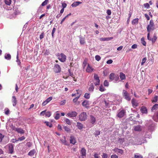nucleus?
<instances>
[{
	"label": "nucleus",
	"instance_id": "32",
	"mask_svg": "<svg viewBox=\"0 0 158 158\" xmlns=\"http://www.w3.org/2000/svg\"><path fill=\"white\" fill-rule=\"evenodd\" d=\"M65 123L68 125H70L71 124V121L68 118H66L64 120Z\"/></svg>",
	"mask_w": 158,
	"mask_h": 158
},
{
	"label": "nucleus",
	"instance_id": "41",
	"mask_svg": "<svg viewBox=\"0 0 158 158\" xmlns=\"http://www.w3.org/2000/svg\"><path fill=\"white\" fill-rule=\"evenodd\" d=\"M100 134V131H96L94 133V135L95 137L97 136L98 135H99Z\"/></svg>",
	"mask_w": 158,
	"mask_h": 158
},
{
	"label": "nucleus",
	"instance_id": "10",
	"mask_svg": "<svg viewBox=\"0 0 158 158\" xmlns=\"http://www.w3.org/2000/svg\"><path fill=\"white\" fill-rule=\"evenodd\" d=\"M115 152H118L121 155H123V150L118 148H115L114 149H113Z\"/></svg>",
	"mask_w": 158,
	"mask_h": 158
},
{
	"label": "nucleus",
	"instance_id": "16",
	"mask_svg": "<svg viewBox=\"0 0 158 158\" xmlns=\"http://www.w3.org/2000/svg\"><path fill=\"white\" fill-rule=\"evenodd\" d=\"M140 110L143 114H147L148 113L147 108L144 106H142Z\"/></svg>",
	"mask_w": 158,
	"mask_h": 158
},
{
	"label": "nucleus",
	"instance_id": "24",
	"mask_svg": "<svg viewBox=\"0 0 158 158\" xmlns=\"http://www.w3.org/2000/svg\"><path fill=\"white\" fill-rule=\"evenodd\" d=\"M81 153L82 156H85L86 155V150L84 148L81 149Z\"/></svg>",
	"mask_w": 158,
	"mask_h": 158
},
{
	"label": "nucleus",
	"instance_id": "20",
	"mask_svg": "<svg viewBox=\"0 0 158 158\" xmlns=\"http://www.w3.org/2000/svg\"><path fill=\"white\" fill-rule=\"evenodd\" d=\"M81 3L82 2H75L71 5V6L73 7H76Z\"/></svg>",
	"mask_w": 158,
	"mask_h": 158
},
{
	"label": "nucleus",
	"instance_id": "60",
	"mask_svg": "<svg viewBox=\"0 0 158 158\" xmlns=\"http://www.w3.org/2000/svg\"><path fill=\"white\" fill-rule=\"evenodd\" d=\"M90 86L89 88V89H94V85L93 83H90Z\"/></svg>",
	"mask_w": 158,
	"mask_h": 158
},
{
	"label": "nucleus",
	"instance_id": "33",
	"mask_svg": "<svg viewBox=\"0 0 158 158\" xmlns=\"http://www.w3.org/2000/svg\"><path fill=\"white\" fill-rule=\"evenodd\" d=\"M158 108V104H155L154 105L152 109V110L153 111L154 110H156Z\"/></svg>",
	"mask_w": 158,
	"mask_h": 158
},
{
	"label": "nucleus",
	"instance_id": "48",
	"mask_svg": "<svg viewBox=\"0 0 158 158\" xmlns=\"http://www.w3.org/2000/svg\"><path fill=\"white\" fill-rule=\"evenodd\" d=\"M147 60V59L146 58H144L142 59V61L141 63V64L142 65H143L146 62V61Z\"/></svg>",
	"mask_w": 158,
	"mask_h": 158
},
{
	"label": "nucleus",
	"instance_id": "9",
	"mask_svg": "<svg viewBox=\"0 0 158 158\" xmlns=\"http://www.w3.org/2000/svg\"><path fill=\"white\" fill-rule=\"evenodd\" d=\"M125 113V110H122L118 113L117 114V116L119 118H122L124 116Z\"/></svg>",
	"mask_w": 158,
	"mask_h": 158
},
{
	"label": "nucleus",
	"instance_id": "58",
	"mask_svg": "<svg viewBox=\"0 0 158 158\" xmlns=\"http://www.w3.org/2000/svg\"><path fill=\"white\" fill-rule=\"evenodd\" d=\"M66 103V100H64L62 101H61L60 103V104L61 105H64Z\"/></svg>",
	"mask_w": 158,
	"mask_h": 158
},
{
	"label": "nucleus",
	"instance_id": "4",
	"mask_svg": "<svg viewBox=\"0 0 158 158\" xmlns=\"http://www.w3.org/2000/svg\"><path fill=\"white\" fill-rule=\"evenodd\" d=\"M123 95L124 98L127 100L130 101L131 98L129 94L126 90H123Z\"/></svg>",
	"mask_w": 158,
	"mask_h": 158
},
{
	"label": "nucleus",
	"instance_id": "44",
	"mask_svg": "<svg viewBox=\"0 0 158 158\" xmlns=\"http://www.w3.org/2000/svg\"><path fill=\"white\" fill-rule=\"evenodd\" d=\"M45 123L46 124V125L49 126L50 127H52V124L51 123H50L47 122H45Z\"/></svg>",
	"mask_w": 158,
	"mask_h": 158
},
{
	"label": "nucleus",
	"instance_id": "12",
	"mask_svg": "<svg viewBox=\"0 0 158 158\" xmlns=\"http://www.w3.org/2000/svg\"><path fill=\"white\" fill-rule=\"evenodd\" d=\"M89 118L90 123L92 124H94L95 123L96 121L95 118L92 115H90Z\"/></svg>",
	"mask_w": 158,
	"mask_h": 158
},
{
	"label": "nucleus",
	"instance_id": "5",
	"mask_svg": "<svg viewBox=\"0 0 158 158\" xmlns=\"http://www.w3.org/2000/svg\"><path fill=\"white\" fill-rule=\"evenodd\" d=\"M77 114V113L75 111H71L68 112L67 114V116L69 117L72 118L76 117Z\"/></svg>",
	"mask_w": 158,
	"mask_h": 158
},
{
	"label": "nucleus",
	"instance_id": "59",
	"mask_svg": "<svg viewBox=\"0 0 158 158\" xmlns=\"http://www.w3.org/2000/svg\"><path fill=\"white\" fill-rule=\"evenodd\" d=\"M116 82L119 81V77L118 76H115L114 78Z\"/></svg>",
	"mask_w": 158,
	"mask_h": 158
},
{
	"label": "nucleus",
	"instance_id": "35",
	"mask_svg": "<svg viewBox=\"0 0 158 158\" xmlns=\"http://www.w3.org/2000/svg\"><path fill=\"white\" fill-rule=\"evenodd\" d=\"M4 1L6 5H10L11 3V0H4Z\"/></svg>",
	"mask_w": 158,
	"mask_h": 158
},
{
	"label": "nucleus",
	"instance_id": "53",
	"mask_svg": "<svg viewBox=\"0 0 158 158\" xmlns=\"http://www.w3.org/2000/svg\"><path fill=\"white\" fill-rule=\"evenodd\" d=\"M50 54L49 51L46 50L44 53V55L45 56L48 55Z\"/></svg>",
	"mask_w": 158,
	"mask_h": 158
},
{
	"label": "nucleus",
	"instance_id": "27",
	"mask_svg": "<svg viewBox=\"0 0 158 158\" xmlns=\"http://www.w3.org/2000/svg\"><path fill=\"white\" fill-rule=\"evenodd\" d=\"M5 58L8 60H10L11 58L10 55V54H6L5 55Z\"/></svg>",
	"mask_w": 158,
	"mask_h": 158
},
{
	"label": "nucleus",
	"instance_id": "17",
	"mask_svg": "<svg viewBox=\"0 0 158 158\" xmlns=\"http://www.w3.org/2000/svg\"><path fill=\"white\" fill-rule=\"evenodd\" d=\"M12 101L13 103V106H15L17 103V100L15 96H13L12 97Z\"/></svg>",
	"mask_w": 158,
	"mask_h": 158
},
{
	"label": "nucleus",
	"instance_id": "6",
	"mask_svg": "<svg viewBox=\"0 0 158 158\" xmlns=\"http://www.w3.org/2000/svg\"><path fill=\"white\" fill-rule=\"evenodd\" d=\"M61 68L60 65L58 64H56L55 65L54 70L56 73H59L61 71Z\"/></svg>",
	"mask_w": 158,
	"mask_h": 158
},
{
	"label": "nucleus",
	"instance_id": "43",
	"mask_svg": "<svg viewBox=\"0 0 158 158\" xmlns=\"http://www.w3.org/2000/svg\"><path fill=\"white\" fill-rule=\"evenodd\" d=\"M51 115V112H50V111H48L47 112L45 113V115L47 117H49Z\"/></svg>",
	"mask_w": 158,
	"mask_h": 158
},
{
	"label": "nucleus",
	"instance_id": "47",
	"mask_svg": "<svg viewBox=\"0 0 158 158\" xmlns=\"http://www.w3.org/2000/svg\"><path fill=\"white\" fill-rule=\"evenodd\" d=\"M52 99V97H50L48 98L45 101L48 103Z\"/></svg>",
	"mask_w": 158,
	"mask_h": 158
},
{
	"label": "nucleus",
	"instance_id": "15",
	"mask_svg": "<svg viewBox=\"0 0 158 158\" xmlns=\"http://www.w3.org/2000/svg\"><path fill=\"white\" fill-rule=\"evenodd\" d=\"M70 143L73 145L76 143V139L74 136H71L70 137Z\"/></svg>",
	"mask_w": 158,
	"mask_h": 158
},
{
	"label": "nucleus",
	"instance_id": "55",
	"mask_svg": "<svg viewBox=\"0 0 158 158\" xmlns=\"http://www.w3.org/2000/svg\"><path fill=\"white\" fill-rule=\"evenodd\" d=\"M25 139V137L24 136H23L21 137H19L18 138L17 140L22 141L24 140Z\"/></svg>",
	"mask_w": 158,
	"mask_h": 158
},
{
	"label": "nucleus",
	"instance_id": "37",
	"mask_svg": "<svg viewBox=\"0 0 158 158\" xmlns=\"http://www.w3.org/2000/svg\"><path fill=\"white\" fill-rule=\"evenodd\" d=\"M90 94L88 93H86L85 94L84 97L86 99H89L90 98Z\"/></svg>",
	"mask_w": 158,
	"mask_h": 158
},
{
	"label": "nucleus",
	"instance_id": "52",
	"mask_svg": "<svg viewBox=\"0 0 158 158\" xmlns=\"http://www.w3.org/2000/svg\"><path fill=\"white\" fill-rule=\"evenodd\" d=\"M56 31V28L55 27H54L52 29V37L53 38H54V34Z\"/></svg>",
	"mask_w": 158,
	"mask_h": 158
},
{
	"label": "nucleus",
	"instance_id": "56",
	"mask_svg": "<svg viewBox=\"0 0 158 158\" xmlns=\"http://www.w3.org/2000/svg\"><path fill=\"white\" fill-rule=\"evenodd\" d=\"M44 32H42V33L40 35V40L42 39L44 37Z\"/></svg>",
	"mask_w": 158,
	"mask_h": 158
},
{
	"label": "nucleus",
	"instance_id": "11",
	"mask_svg": "<svg viewBox=\"0 0 158 158\" xmlns=\"http://www.w3.org/2000/svg\"><path fill=\"white\" fill-rule=\"evenodd\" d=\"M94 79L96 81V82L94 83L95 85H99L100 83V80L98 75L97 74H94Z\"/></svg>",
	"mask_w": 158,
	"mask_h": 158
},
{
	"label": "nucleus",
	"instance_id": "50",
	"mask_svg": "<svg viewBox=\"0 0 158 158\" xmlns=\"http://www.w3.org/2000/svg\"><path fill=\"white\" fill-rule=\"evenodd\" d=\"M102 158H107V154L105 153H103L102 155Z\"/></svg>",
	"mask_w": 158,
	"mask_h": 158
},
{
	"label": "nucleus",
	"instance_id": "23",
	"mask_svg": "<svg viewBox=\"0 0 158 158\" xmlns=\"http://www.w3.org/2000/svg\"><path fill=\"white\" fill-rule=\"evenodd\" d=\"M15 131H17L18 133L20 134H23L24 133V130L21 128H16Z\"/></svg>",
	"mask_w": 158,
	"mask_h": 158
},
{
	"label": "nucleus",
	"instance_id": "54",
	"mask_svg": "<svg viewBox=\"0 0 158 158\" xmlns=\"http://www.w3.org/2000/svg\"><path fill=\"white\" fill-rule=\"evenodd\" d=\"M135 158H143V156L141 155H138L136 154L134 155Z\"/></svg>",
	"mask_w": 158,
	"mask_h": 158
},
{
	"label": "nucleus",
	"instance_id": "30",
	"mask_svg": "<svg viewBox=\"0 0 158 158\" xmlns=\"http://www.w3.org/2000/svg\"><path fill=\"white\" fill-rule=\"evenodd\" d=\"M115 77V76L114 73H111L109 75V78L112 81L114 79Z\"/></svg>",
	"mask_w": 158,
	"mask_h": 158
},
{
	"label": "nucleus",
	"instance_id": "22",
	"mask_svg": "<svg viewBox=\"0 0 158 158\" xmlns=\"http://www.w3.org/2000/svg\"><path fill=\"white\" fill-rule=\"evenodd\" d=\"M16 62L17 63L18 65H20L21 62L20 60L19 59V52H17V55L16 56Z\"/></svg>",
	"mask_w": 158,
	"mask_h": 158
},
{
	"label": "nucleus",
	"instance_id": "2",
	"mask_svg": "<svg viewBox=\"0 0 158 158\" xmlns=\"http://www.w3.org/2000/svg\"><path fill=\"white\" fill-rule=\"evenodd\" d=\"M87 118V114L85 112H82L79 115V119L81 121H85Z\"/></svg>",
	"mask_w": 158,
	"mask_h": 158
},
{
	"label": "nucleus",
	"instance_id": "31",
	"mask_svg": "<svg viewBox=\"0 0 158 158\" xmlns=\"http://www.w3.org/2000/svg\"><path fill=\"white\" fill-rule=\"evenodd\" d=\"M139 19L138 18H136L134 19L132 22V24L133 25H135L137 24L138 23Z\"/></svg>",
	"mask_w": 158,
	"mask_h": 158
},
{
	"label": "nucleus",
	"instance_id": "46",
	"mask_svg": "<svg viewBox=\"0 0 158 158\" xmlns=\"http://www.w3.org/2000/svg\"><path fill=\"white\" fill-rule=\"evenodd\" d=\"M101 57L99 55H96L95 56V59L98 61H99L101 59Z\"/></svg>",
	"mask_w": 158,
	"mask_h": 158
},
{
	"label": "nucleus",
	"instance_id": "51",
	"mask_svg": "<svg viewBox=\"0 0 158 158\" xmlns=\"http://www.w3.org/2000/svg\"><path fill=\"white\" fill-rule=\"evenodd\" d=\"M104 86H107L109 85V82L107 80H105L104 82Z\"/></svg>",
	"mask_w": 158,
	"mask_h": 158
},
{
	"label": "nucleus",
	"instance_id": "19",
	"mask_svg": "<svg viewBox=\"0 0 158 158\" xmlns=\"http://www.w3.org/2000/svg\"><path fill=\"white\" fill-rule=\"evenodd\" d=\"M94 70L90 66L89 64H88L86 69V71L88 73L91 72Z\"/></svg>",
	"mask_w": 158,
	"mask_h": 158
},
{
	"label": "nucleus",
	"instance_id": "1",
	"mask_svg": "<svg viewBox=\"0 0 158 158\" xmlns=\"http://www.w3.org/2000/svg\"><path fill=\"white\" fill-rule=\"evenodd\" d=\"M155 29L154 27V23L153 20H151L149 22V24L148 26L147 27V31L150 32L152 31Z\"/></svg>",
	"mask_w": 158,
	"mask_h": 158
},
{
	"label": "nucleus",
	"instance_id": "49",
	"mask_svg": "<svg viewBox=\"0 0 158 158\" xmlns=\"http://www.w3.org/2000/svg\"><path fill=\"white\" fill-rule=\"evenodd\" d=\"M4 137V135H2L1 133H0V143L2 142V139Z\"/></svg>",
	"mask_w": 158,
	"mask_h": 158
},
{
	"label": "nucleus",
	"instance_id": "40",
	"mask_svg": "<svg viewBox=\"0 0 158 158\" xmlns=\"http://www.w3.org/2000/svg\"><path fill=\"white\" fill-rule=\"evenodd\" d=\"M141 43L143 44V45L144 46H145L146 44V42L144 41V39L143 38H142L141 39Z\"/></svg>",
	"mask_w": 158,
	"mask_h": 158
},
{
	"label": "nucleus",
	"instance_id": "64",
	"mask_svg": "<svg viewBox=\"0 0 158 158\" xmlns=\"http://www.w3.org/2000/svg\"><path fill=\"white\" fill-rule=\"evenodd\" d=\"M111 158H118V156L116 155H113L111 156Z\"/></svg>",
	"mask_w": 158,
	"mask_h": 158
},
{
	"label": "nucleus",
	"instance_id": "25",
	"mask_svg": "<svg viewBox=\"0 0 158 158\" xmlns=\"http://www.w3.org/2000/svg\"><path fill=\"white\" fill-rule=\"evenodd\" d=\"M120 77L121 81L125 80L126 79V77L125 74L122 73H120Z\"/></svg>",
	"mask_w": 158,
	"mask_h": 158
},
{
	"label": "nucleus",
	"instance_id": "18",
	"mask_svg": "<svg viewBox=\"0 0 158 158\" xmlns=\"http://www.w3.org/2000/svg\"><path fill=\"white\" fill-rule=\"evenodd\" d=\"M78 90L79 89H76V91L77 92V94L78 95L75 98L73 99V102L74 103H75L77 102V100L79 98V97L80 96L81 94H79L78 93Z\"/></svg>",
	"mask_w": 158,
	"mask_h": 158
},
{
	"label": "nucleus",
	"instance_id": "21",
	"mask_svg": "<svg viewBox=\"0 0 158 158\" xmlns=\"http://www.w3.org/2000/svg\"><path fill=\"white\" fill-rule=\"evenodd\" d=\"M80 43L81 44H84L85 43V39L84 38L82 37L81 36H79Z\"/></svg>",
	"mask_w": 158,
	"mask_h": 158
},
{
	"label": "nucleus",
	"instance_id": "34",
	"mask_svg": "<svg viewBox=\"0 0 158 158\" xmlns=\"http://www.w3.org/2000/svg\"><path fill=\"white\" fill-rule=\"evenodd\" d=\"M56 115L55 117V118L56 120L60 118V114L59 113L58 111H57L56 112Z\"/></svg>",
	"mask_w": 158,
	"mask_h": 158
},
{
	"label": "nucleus",
	"instance_id": "13",
	"mask_svg": "<svg viewBox=\"0 0 158 158\" xmlns=\"http://www.w3.org/2000/svg\"><path fill=\"white\" fill-rule=\"evenodd\" d=\"M82 105L85 107L86 108H88L89 107V102L87 100H84L82 103Z\"/></svg>",
	"mask_w": 158,
	"mask_h": 158
},
{
	"label": "nucleus",
	"instance_id": "36",
	"mask_svg": "<svg viewBox=\"0 0 158 158\" xmlns=\"http://www.w3.org/2000/svg\"><path fill=\"white\" fill-rule=\"evenodd\" d=\"M64 139H61V141L62 143H63L64 145H67L68 144L67 143V141L65 139V137L64 136Z\"/></svg>",
	"mask_w": 158,
	"mask_h": 158
},
{
	"label": "nucleus",
	"instance_id": "8",
	"mask_svg": "<svg viewBox=\"0 0 158 158\" xmlns=\"http://www.w3.org/2000/svg\"><path fill=\"white\" fill-rule=\"evenodd\" d=\"M8 147L9 153L10 154H12L13 152V148L14 147V145L12 143H9L7 146Z\"/></svg>",
	"mask_w": 158,
	"mask_h": 158
},
{
	"label": "nucleus",
	"instance_id": "62",
	"mask_svg": "<svg viewBox=\"0 0 158 158\" xmlns=\"http://www.w3.org/2000/svg\"><path fill=\"white\" fill-rule=\"evenodd\" d=\"M137 47V45L136 44H134L131 46V48L133 49H135Z\"/></svg>",
	"mask_w": 158,
	"mask_h": 158
},
{
	"label": "nucleus",
	"instance_id": "3",
	"mask_svg": "<svg viewBox=\"0 0 158 158\" xmlns=\"http://www.w3.org/2000/svg\"><path fill=\"white\" fill-rule=\"evenodd\" d=\"M58 57V59L61 62H64L66 60V56L64 54L61 53L60 54L58 53L57 54Z\"/></svg>",
	"mask_w": 158,
	"mask_h": 158
},
{
	"label": "nucleus",
	"instance_id": "39",
	"mask_svg": "<svg viewBox=\"0 0 158 158\" xmlns=\"http://www.w3.org/2000/svg\"><path fill=\"white\" fill-rule=\"evenodd\" d=\"M158 99V96H156L154 97L153 100H152V102H157Z\"/></svg>",
	"mask_w": 158,
	"mask_h": 158
},
{
	"label": "nucleus",
	"instance_id": "57",
	"mask_svg": "<svg viewBox=\"0 0 158 158\" xmlns=\"http://www.w3.org/2000/svg\"><path fill=\"white\" fill-rule=\"evenodd\" d=\"M10 127L14 131H15L16 128L15 127V126H13V125L11 124L10 126Z\"/></svg>",
	"mask_w": 158,
	"mask_h": 158
},
{
	"label": "nucleus",
	"instance_id": "28",
	"mask_svg": "<svg viewBox=\"0 0 158 158\" xmlns=\"http://www.w3.org/2000/svg\"><path fill=\"white\" fill-rule=\"evenodd\" d=\"M134 130L136 131H140L141 130L140 126L137 125L134 127Z\"/></svg>",
	"mask_w": 158,
	"mask_h": 158
},
{
	"label": "nucleus",
	"instance_id": "7",
	"mask_svg": "<svg viewBox=\"0 0 158 158\" xmlns=\"http://www.w3.org/2000/svg\"><path fill=\"white\" fill-rule=\"evenodd\" d=\"M131 102L132 106L134 108L138 106L139 105V103L138 102V101L135 98H133L132 99Z\"/></svg>",
	"mask_w": 158,
	"mask_h": 158
},
{
	"label": "nucleus",
	"instance_id": "42",
	"mask_svg": "<svg viewBox=\"0 0 158 158\" xmlns=\"http://www.w3.org/2000/svg\"><path fill=\"white\" fill-rule=\"evenodd\" d=\"M48 0H45L41 4V5L43 6H44L47 4L48 2Z\"/></svg>",
	"mask_w": 158,
	"mask_h": 158
},
{
	"label": "nucleus",
	"instance_id": "26",
	"mask_svg": "<svg viewBox=\"0 0 158 158\" xmlns=\"http://www.w3.org/2000/svg\"><path fill=\"white\" fill-rule=\"evenodd\" d=\"M113 39V37H108V38H102L100 39L101 40L104 41H108L111 40Z\"/></svg>",
	"mask_w": 158,
	"mask_h": 158
},
{
	"label": "nucleus",
	"instance_id": "38",
	"mask_svg": "<svg viewBox=\"0 0 158 158\" xmlns=\"http://www.w3.org/2000/svg\"><path fill=\"white\" fill-rule=\"evenodd\" d=\"M35 153V151L34 150H31L28 153V155L29 156L33 155Z\"/></svg>",
	"mask_w": 158,
	"mask_h": 158
},
{
	"label": "nucleus",
	"instance_id": "29",
	"mask_svg": "<svg viewBox=\"0 0 158 158\" xmlns=\"http://www.w3.org/2000/svg\"><path fill=\"white\" fill-rule=\"evenodd\" d=\"M157 39V37L156 36V35L155 34H154L153 38H151V40L152 41V43H154L155 42Z\"/></svg>",
	"mask_w": 158,
	"mask_h": 158
},
{
	"label": "nucleus",
	"instance_id": "14",
	"mask_svg": "<svg viewBox=\"0 0 158 158\" xmlns=\"http://www.w3.org/2000/svg\"><path fill=\"white\" fill-rule=\"evenodd\" d=\"M76 126L77 127L78 129L80 130H82L83 128H84L83 124L79 122H77Z\"/></svg>",
	"mask_w": 158,
	"mask_h": 158
},
{
	"label": "nucleus",
	"instance_id": "61",
	"mask_svg": "<svg viewBox=\"0 0 158 158\" xmlns=\"http://www.w3.org/2000/svg\"><path fill=\"white\" fill-rule=\"evenodd\" d=\"M144 6L147 8H148L150 7L148 3L144 4Z\"/></svg>",
	"mask_w": 158,
	"mask_h": 158
},
{
	"label": "nucleus",
	"instance_id": "63",
	"mask_svg": "<svg viewBox=\"0 0 158 158\" xmlns=\"http://www.w3.org/2000/svg\"><path fill=\"white\" fill-rule=\"evenodd\" d=\"M113 62V60H109L106 61V63L107 64H111Z\"/></svg>",
	"mask_w": 158,
	"mask_h": 158
},
{
	"label": "nucleus",
	"instance_id": "45",
	"mask_svg": "<svg viewBox=\"0 0 158 158\" xmlns=\"http://www.w3.org/2000/svg\"><path fill=\"white\" fill-rule=\"evenodd\" d=\"M64 128L65 131L67 132H69L70 131L69 128L67 126H64Z\"/></svg>",
	"mask_w": 158,
	"mask_h": 158
}]
</instances>
